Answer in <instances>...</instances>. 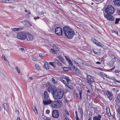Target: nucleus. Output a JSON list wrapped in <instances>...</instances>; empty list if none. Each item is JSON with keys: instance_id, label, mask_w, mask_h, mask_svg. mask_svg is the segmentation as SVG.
<instances>
[{"instance_id": "nucleus-1", "label": "nucleus", "mask_w": 120, "mask_h": 120, "mask_svg": "<svg viewBox=\"0 0 120 120\" xmlns=\"http://www.w3.org/2000/svg\"><path fill=\"white\" fill-rule=\"evenodd\" d=\"M63 31L65 37L69 39H72L75 34L74 30L69 26L64 27Z\"/></svg>"}, {"instance_id": "nucleus-2", "label": "nucleus", "mask_w": 120, "mask_h": 120, "mask_svg": "<svg viewBox=\"0 0 120 120\" xmlns=\"http://www.w3.org/2000/svg\"><path fill=\"white\" fill-rule=\"evenodd\" d=\"M64 93V91L62 89H56L53 94V98L56 99H60L63 97Z\"/></svg>"}, {"instance_id": "nucleus-3", "label": "nucleus", "mask_w": 120, "mask_h": 120, "mask_svg": "<svg viewBox=\"0 0 120 120\" xmlns=\"http://www.w3.org/2000/svg\"><path fill=\"white\" fill-rule=\"evenodd\" d=\"M43 99V103L44 105L49 104L52 102V101L50 100L48 93L46 91H45L44 93Z\"/></svg>"}, {"instance_id": "nucleus-4", "label": "nucleus", "mask_w": 120, "mask_h": 120, "mask_svg": "<svg viewBox=\"0 0 120 120\" xmlns=\"http://www.w3.org/2000/svg\"><path fill=\"white\" fill-rule=\"evenodd\" d=\"M26 33L24 32H19L17 33V38L20 40H25L26 38Z\"/></svg>"}, {"instance_id": "nucleus-5", "label": "nucleus", "mask_w": 120, "mask_h": 120, "mask_svg": "<svg viewBox=\"0 0 120 120\" xmlns=\"http://www.w3.org/2000/svg\"><path fill=\"white\" fill-rule=\"evenodd\" d=\"M114 11V9L111 6H108L105 10V12L109 14H112Z\"/></svg>"}, {"instance_id": "nucleus-6", "label": "nucleus", "mask_w": 120, "mask_h": 120, "mask_svg": "<svg viewBox=\"0 0 120 120\" xmlns=\"http://www.w3.org/2000/svg\"><path fill=\"white\" fill-rule=\"evenodd\" d=\"M61 102L60 100L55 101L51 102V106L53 108H58L61 104Z\"/></svg>"}, {"instance_id": "nucleus-7", "label": "nucleus", "mask_w": 120, "mask_h": 120, "mask_svg": "<svg viewBox=\"0 0 120 120\" xmlns=\"http://www.w3.org/2000/svg\"><path fill=\"white\" fill-rule=\"evenodd\" d=\"M60 79L61 81L65 85L68 84L71 81L69 78L66 76L61 77Z\"/></svg>"}, {"instance_id": "nucleus-8", "label": "nucleus", "mask_w": 120, "mask_h": 120, "mask_svg": "<svg viewBox=\"0 0 120 120\" xmlns=\"http://www.w3.org/2000/svg\"><path fill=\"white\" fill-rule=\"evenodd\" d=\"M86 79L87 82L91 86L92 85V83L94 82V78L90 75H88V74L87 75Z\"/></svg>"}, {"instance_id": "nucleus-9", "label": "nucleus", "mask_w": 120, "mask_h": 120, "mask_svg": "<svg viewBox=\"0 0 120 120\" xmlns=\"http://www.w3.org/2000/svg\"><path fill=\"white\" fill-rule=\"evenodd\" d=\"M66 60L69 63V67L70 70H71L75 67L73 65V63L70 59L68 56H65Z\"/></svg>"}, {"instance_id": "nucleus-10", "label": "nucleus", "mask_w": 120, "mask_h": 120, "mask_svg": "<svg viewBox=\"0 0 120 120\" xmlns=\"http://www.w3.org/2000/svg\"><path fill=\"white\" fill-rule=\"evenodd\" d=\"M55 33L58 35L62 36V30L60 27H56L55 29Z\"/></svg>"}, {"instance_id": "nucleus-11", "label": "nucleus", "mask_w": 120, "mask_h": 120, "mask_svg": "<svg viewBox=\"0 0 120 120\" xmlns=\"http://www.w3.org/2000/svg\"><path fill=\"white\" fill-rule=\"evenodd\" d=\"M52 115L53 118H56L58 117L59 116V112L58 110H53L52 112Z\"/></svg>"}, {"instance_id": "nucleus-12", "label": "nucleus", "mask_w": 120, "mask_h": 120, "mask_svg": "<svg viewBox=\"0 0 120 120\" xmlns=\"http://www.w3.org/2000/svg\"><path fill=\"white\" fill-rule=\"evenodd\" d=\"M53 49H50L49 50L50 52H53L55 54L59 50L58 48L54 44L52 46Z\"/></svg>"}, {"instance_id": "nucleus-13", "label": "nucleus", "mask_w": 120, "mask_h": 120, "mask_svg": "<svg viewBox=\"0 0 120 120\" xmlns=\"http://www.w3.org/2000/svg\"><path fill=\"white\" fill-rule=\"evenodd\" d=\"M56 90L55 87V86H49L48 88L49 92H51L53 95L54 94Z\"/></svg>"}, {"instance_id": "nucleus-14", "label": "nucleus", "mask_w": 120, "mask_h": 120, "mask_svg": "<svg viewBox=\"0 0 120 120\" xmlns=\"http://www.w3.org/2000/svg\"><path fill=\"white\" fill-rule=\"evenodd\" d=\"M26 38L27 41H32L34 39V37L33 35L30 34L29 33H26Z\"/></svg>"}, {"instance_id": "nucleus-15", "label": "nucleus", "mask_w": 120, "mask_h": 120, "mask_svg": "<svg viewBox=\"0 0 120 120\" xmlns=\"http://www.w3.org/2000/svg\"><path fill=\"white\" fill-rule=\"evenodd\" d=\"M93 42L97 45L100 47H102L103 46L102 44L101 43L98 42L97 40L94 39L93 40Z\"/></svg>"}, {"instance_id": "nucleus-16", "label": "nucleus", "mask_w": 120, "mask_h": 120, "mask_svg": "<svg viewBox=\"0 0 120 120\" xmlns=\"http://www.w3.org/2000/svg\"><path fill=\"white\" fill-rule=\"evenodd\" d=\"M71 70L77 75H80L81 74L80 71L78 70L77 68H75V67Z\"/></svg>"}, {"instance_id": "nucleus-17", "label": "nucleus", "mask_w": 120, "mask_h": 120, "mask_svg": "<svg viewBox=\"0 0 120 120\" xmlns=\"http://www.w3.org/2000/svg\"><path fill=\"white\" fill-rule=\"evenodd\" d=\"M114 63V61L112 60L110 61L109 63V65L110 68H111V70H112L114 69L113 67V65Z\"/></svg>"}, {"instance_id": "nucleus-18", "label": "nucleus", "mask_w": 120, "mask_h": 120, "mask_svg": "<svg viewBox=\"0 0 120 120\" xmlns=\"http://www.w3.org/2000/svg\"><path fill=\"white\" fill-rule=\"evenodd\" d=\"M23 22H25L24 26L26 27H29L32 25L30 22L26 20L23 21Z\"/></svg>"}, {"instance_id": "nucleus-19", "label": "nucleus", "mask_w": 120, "mask_h": 120, "mask_svg": "<svg viewBox=\"0 0 120 120\" xmlns=\"http://www.w3.org/2000/svg\"><path fill=\"white\" fill-rule=\"evenodd\" d=\"M105 17L109 20L112 21L114 20V19L113 17L111 15L107 14L105 15Z\"/></svg>"}, {"instance_id": "nucleus-20", "label": "nucleus", "mask_w": 120, "mask_h": 120, "mask_svg": "<svg viewBox=\"0 0 120 120\" xmlns=\"http://www.w3.org/2000/svg\"><path fill=\"white\" fill-rule=\"evenodd\" d=\"M114 4L115 6H120V0H114L113 1Z\"/></svg>"}, {"instance_id": "nucleus-21", "label": "nucleus", "mask_w": 120, "mask_h": 120, "mask_svg": "<svg viewBox=\"0 0 120 120\" xmlns=\"http://www.w3.org/2000/svg\"><path fill=\"white\" fill-rule=\"evenodd\" d=\"M101 117V115H100L98 114V117L95 116L93 118V120H100V119Z\"/></svg>"}, {"instance_id": "nucleus-22", "label": "nucleus", "mask_w": 120, "mask_h": 120, "mask_svg": "<svg viewBox=\"0 0 120 120\" xmlns=\"http://www.w3.org/2000/svg\"><path fill=\"white\" fill-rule=\"evenodd\" d=\"M3 106L4 109L8 112V106L7 104L6 103H4Z\"/></svg>"}, {"instance_id": "nucleus-23", "label": "nucleus", "mask_w": 120, "mask_h": 120, "mask_svg": "<svg viewBox=\"0 0 120 120\" xmlns=\"http://www.w3.org/2000/svg\"><path fill=\"white\" fill-rule=\"evenodd\" d=\"M106 92V95L107 96H108V97H109V99H110V98H111V97H110L112 96V94L109 91H107Z\"/></svg>"}, {"instance_id": "nucleus-24", "label": "nucleus", "mask_w": 120, "mask_h": 120, "mask_svg": "<svg viewBox=\"0 0 120 120\" xmlns=\"http://www.w3.org/2000/svg\"><path fill=\"white\" fill-rule=\"evenodd\" d=\"M49 64L48 63L46 62L43 65L44 67L46 69H49V66H48Z\"/></svg>"}, {"instance_id": "nucleus-25", "label": "nucleus", "mask_w": 120, "mask_h": 120, "mask_svg": "<svg viewBox=\"0 0 120 120\" xmlns=\"http://www.w3.org/2000/svg\"><path fill=\"white\" fill-rule=\"evenodd\" d=\"M80 113L81 118L82 119L83 116V110L82 108H80L79 109Z\"/></svg>"}, {"instance_id": "nucleus-26", "label": "nucleus", "mask_w": 120, "mask_h": 120, "mask_svg": "<svg viewBox=\"0 0 120 120\" xmlns=\"http://www.w3.org/2000/svg\"><path fill=\"white\" fill-rule=\"evenodd\" d=\"M23 28H14L12 30L14 31H17L21 30H22Z\"/></svg>"}, {"instance_id": "nucleus-27", "label": "nucleus", "mask_w": 120, "mask_h": 120, "mask_svg": "<svg viewBox=\"0 0 120 120\" xmlns=\"http://www.w3.org/2000/svg\"><path fill=\"white\" fill-rule=\"evenodd\" d=\"M54 63H55L57 64L59 66H61L62 65L61 63H60L59 62L57 59H56L54 60Z\"/></svg>"}, {"instance_id": "nucleus-28", "label": "nucleus", "mask_w": 120, "mask_h": 120, "mask_svg": "<svg viewBox=\"0 0 120 120\" xmlns=\"http://www.w3.org/2000/svg\"><path fill=\"white\" fill-rule=\"evenodd\" d=\"M54 78H52L51 79V81H52L53 83L54 84H57V82L55 80Z\"/></svg>"}, {"instance_id": "nucleus-29", "label": "nucleus", "mask_w": 120, "mask_h": 120, "mask_svg": "<svg viewBox=\"0 0 120 120\" xmlns=\"http://www.w3.org/2000/svg\"><path fill=\"white\" fill-rule=\"evenodd\" d=\"M65 85L69 89H72L73 88V86L71 85H70L68 84L67 85Z\"/></svg>"}, {"instance_id": "nucleus-30", "label": "nucleus", "mask_w": 120, "mask_h": 120, "mask_svg": "<svg viewBox=\"0 0 120 120\" xmlns=\"http://www.w3.org/2000/svg\"><path fill=\"white\" fill-rule=\"evenodd\" d=\"M35 67L36 69L39 70H40L41 68L38 64H35Z\"/></svg>"}, {"instance_id": "nucleus-31", "label": "nucleus", "mask_w": 120, "mask_h": 120, "mask_svg": "<svg viewBox=\"0 0 120 120\" xmlns=\"http://www.w3.org/2000/svg\"><path fill=\"white\" fill-rule=\"evenodd\" d=\"M34 111V112L36 114H38V112L37 110L35 107H34V108H33Z\"/></svg>"}, {"instance_id": "nucleus-32", "label": "nucleus", "mask_w": 120, "mask_h": 120, "mask_svg": "<svg viewBox=\"0 0 120 120\" xmlns=\"http://www.w3.org/2000/svg\"><path fill=\"white\" fill-rule=\"evenodd\" d=\"M120 18H117L115 19V23L116 24H117L119 23V22L120 21Z\"/></svg>"}, {"instance_id": "nucleus-33", "label": "nucleus", "mask_w": 120, "mask_h": 120, "mask_svg": "<svg viewBox=\"0 0 120 120\" xmlns=\"http://www.w3.org/2000/svg\"><path fill=\"white\" fill-rule=\"evenodd\" d=\"M15 69L17 71L18 73L19 74L20 73V71L18 67L17 66L15 68Z\"/></svg>"}, {"instance_id": "nucleus-34", "label": "nucleus", "mask_w": 120, "mask_h": 120, "mask_svg": "<svg viewBox=\"0 0 120 120\" xmlns=\"http://www.w3.org/2000/svg\"><path fill=\"white\" fill-rule=\"evenodd\" d=\"M82 91H79V94L80 95L79 99L81 100L82 98V97L81 96V95L82 94Z\"/></svg>"}, {"instance_id": "nucleus-35", "label": "nucleus", "mask_w": 120, "mask_h": 120, "mask_svg": "<svg viewBox=\"0 0 120 120\" xmlns=\"http://www.w3.org/2000/svg\"><path fill=\"white\" fill-rule=\"evenodd\" d=\"M117 99L119 101V102H120V94H119L117 96Z\"/></svg>"}, {"instance_id": "nucleus-36", "label": "nucleus", "mask_w": 120, "mask_h": 120, "mask_svg": "<svg viewBox=\"0 0 120 120\" xmlns=\"http://www.w3.org/2000/svg\"><path fill=\"white\" fill-rule=\"evenodd\" d=\"M47 86V85L46 84H43L41 86V88L43 89H44V88H45Z\"/></svg>"}, {"instance_id": "nucleus-37", "label": "nucleus", "mask_w": 120, "mask_h": 120, "mask_svg": "<svg viewBox=\"0 0 120 120\" xmlns=\"http://www.w3.org/2000/svg\"><path fill=\"white\" fill-rule=\"evenodd\" d=\"M64 112L67 115H69V114L67 110H64Z\"/></svg>"}, {"instance_id": "nucleus-38", "label": "nucleus", "mask_w": 120, "mask_h": 120, "mask_svg": "<svg viewBox=\"0 0 120 120\" xmlns=\"http://www.w3.org/2000/svg\"><path fill=\"white\" fill-rule=\"evenodd\" d=\"M63 68L64 71H67L68 70V68L67 67H63Z\"/></svg>"}, {"instance_id": "nucleus-39", "label": "nucleus", "mask_w": 120, "mask_h": 120, "mask_svg": "<svg viewBox=\"0 0 120 120\" xmlns=\"http://www.w3.org/2000/svg\"><path fill=\"white\" fill-rule=\"evenodd\" d=\"M2 58L4 59V60L5 61H6L7 60V59L6 58L5 56L4 55H2Z\"/></svg>"}, {"instance_id": "nucleus-40", "label": "nucleus", "mask_w": 120, "mask_h": 120, "mask_svg": "<svg viewBox=\"0 0 120 120\" xmlns=\"http://www.w3.org/2000/svg\"><path fill=\"white\" fill-rule=\"evenodd\" d=\"M112 33H116L117 35H118V32L117 31H115V30H112Z\"/></svg>"}, {"instance_id": "nucleus-41", "label": "nucleus", "mask_w": 120, "mask_h": 120, "mask_svg": "<svg viewBox=\"0 0 120 120\" xmlns=\"http://www.w3.org/2000/svg\"><path fill=\"white\" fill-rule=\"evenodd\" d=\"M62 58V57L61 56H58L57 57V58L59 59V60H60Z\"/></svg>"}, {"instance_id": "nucleus-42", "label": "nucleus", "mask_w": 120, "mask_h": 120, "mask_svg": "<svg viewBox=\"0 0 120 120\" xmlns=\"http://www.w3.org/2000/svg\"><path fill=\"white\" fill-rule=\"evenodd\" d=\"M64 117L66 120H69V119L67 116L65 115L64 116Z\"/></svg>"}, {"instance_id": "nucleus-43", "label": "nucleus", "mask_w": 120, "mask_h": 120, "mask_svg": "<svg viewBox=\"0 0 120 120\" xmlns=\"http://www.w3.org/2000/svg\"><path fill=\"white\" fill-rule=\"evenodd\" d=\"M32 58L33 60L34 61H36L37 60V59L34 57H33Z\"/></svg>"}, {"instance_id": "nucleus-44", "label": "nucleus", "mask_w": 120, "mask_h": 120, "mask_svg": "<svg viewBox=\"0 0 120 120\" xmlns=\"http://www.w3.org/2000/svg\"><path fill=\"white\" fill-rule=\"evenodd\" d=\"M60 61L62 62H64V60L62 57L60 60Z\"/></svg>"}, {"instance_id": "nucleus-45", "label": "nucleus", "mask_w": 120, "mask_h": 120, "mask_svg": "<svg viewBox=\"0 0 120 120\" xmlns=\"http://www.w3.org/2000/svg\"><path fill=\"white\" fill-rule=\"evenodd\" d=\"M54 63L53 62H50L49 63V64L53 67L54 65Z\"/></svg>"}, {"instance_id": "nucleus-46", "label": "nucleus", "mask_w": 120, "mask_h": 120, "mask_svg": "<svg viewBox=\"0 0 120 120\" xmlns=\"http://www.w3.org/2000/svg\"><path fill=\"white\" fill-rule=\"evenodd\" d=\"M50 112L49 110L48 109L46 111V113L47 114H49Z\"/></svg>"}, {"instance_id": "nucleus-47", "label": "nucleus", "mask_w": 120, "mask_h": 120, "mask_svg": "<svg viewBox=\"0 0 120 120\" xmlns=\"http://www.w3.org/2000/svg\"><path fill=\"white\" fill-rule=\"evenodd\" d=\"M40 18V17H39L37 16V17H34V19L35 20H36L37 19H39Z\"/></svg>"}, {"instance_id": "nucleus-48", "label": "nucleus", "mask_w": 120, "mask_h": 120, "mask_svg": "<svg viewBox=\"0 0 120 120\" xmlns=\"http://www.w3.org/2000/svg\"><path fill=\"white\" fill-rule=\"evenodd\" d=\"M19 49L20 50L23 51L24 50V49L23 48H19Z\"/></svg>"}, {"instance_id": "nucleus-49", "label": "nucleus", "mask_w": 120, "mask_h": 120, "mask_svg": "<svg viewBox=\"0 0 120 120\" xmlns=\"http://www.w3.org/2000/svg\"><path fill=\"white\" fill-rule=\"evenodd\" d=\"M93 51L94 53L95 54H98V52H95L94 51V50H93Z\"/></svg>"}, {"instance_id": "nucleus-50", "label": "nucleus", "mask_w": 120, "mask_h": 120, "mask_svg": "<svg viewBox=\"0 0 120 120\" xmlns=\"http://www.w3.org/2000/svg\"><path fill=\"white\" fill-rule=\"evenodd\" d=\"M75 114L76 116V117H77L78 116V112L77 111H75Z\"/></svg>"}, {"instance_id": "nucleus-51", "label": "nucleus", "mask_w": 120, "mask_h": 120, "mask_svg": "<svg viewBox=\"0 0 120 120\" xmlns=\"http://www.w3.org/2000/svg\"><path fill=\"white\" fill-rule=\"evenodd\" d=\"M115 72L116 73H118L120 72V71L118 70H115Z\"/></svg>"}, {"instance_id": "nucleus-52", "label": "nucleus", "mask_w": 120, "mask_h": 120, "mask_svg": "<svg viewBox=\"0 0 120 120\" xmlns=\"http://www.w3.org/2000/svg\"><path fill=\"white\" fill-rule=\"evenodd\" d=\"M75 118L76 119V120H80L78 116L77 117H75Z\"/></svg>"}, {"instance_id": "nucleus-53", "label": "nucleus", "mask_w": 120, "mask_h": 120, "mask_svg": "<svg viewBox=\"0 0 120 120\" xmlns=\"http://www.w3.org/2000/svg\"><path fill=\"white\" fill-rule=\"evenodd\" d=\"M9 7L10 8H12V9H14V7L12 6H9Z\"/></svg>"}, {"instance_id": "nucleus-54", "label": "nucleus", "mask_w": 120, "mask_h": 120, "mask_svg": "<svg viewBox=\"0 0 120 120\" xmlns=\"http://www.w3.org/2000/svg\"><path fill=\"white\" fill-rule=\"evenodd\" d=\"M107 57V55H104V56L103 57V59H104V58H106Z\"/></svg>"}, {"instance_id": "nucleus-55", "label": "nucleus", "mask_w": 120, "mask_h": 120, "mask_svg": "<svg viewBox=\"0 0 120 120\" xmlns=\"http://www.w3.org/2000/svg\"><path fill=\"white\" fill-rule=\"evenodd\" d=\"M108 114L109 116H111V114L110 112V113H108Z\"/></svg>"}, {"instance_id": "nucleus-56", "label": "nucleus", "mask_w": 120, "mask_h": 120, "mask_svg": "<svg viewBox=\"0 0 120 120\" xmlns=\"http://www.w3.org/2000/svg\"><path fill=\"white\" fill-rule=\"evenodd\" d=\"M72 61H73V62H74V63L76 64V65L77 64H78V63H77V62H76L74 60H73Z\"/></svg>"}, {"instance_id": "nucleus-57", "label": "nucleus", "mask_w": 120, "mask_h": 120, "mask_svg": "<svg viewBox=\"0 0 120 120\" xmlns=\"http://www.w3.org/2000/svg\"><path fill=\"white\" fill-rule=\"evenodd\" d=\"M6 0L9 1V0H2V2H5V1H6Z\"/></svg>"}, {"instance_id": "nucleus-58", "label": "nucleus", "mask_w": 120, "mask_h": 120, "mask_svg": "<svg viewBox=\"0 0 120 120\" xmlns=\"http://www.w3.org/2000/svg\"><path fill=\"white\" fill-rule=\"evenodd\" d=\"M112 79L114 81L116 82L115 80H116L115 79V77H113L112 78Z\"/></svg>"}, {"instance_id": "nucleus-59", "label": "nucleus", "mask_w": 120, "mask_h": 120, "mask_svg": "<svg viewBox=\"0 0 120 120\" xmlns=\"http://www.w3.org/2000/svg\"><path fill=\"white\" fill-rule=\"evenodd\" d=\"M33 78L32 77H29V79H30L31 80H32L33 79Z\"/></svg>"}, {"instance_id": "nucleus-60", "label": "nucleus", "mask_w": 120, "mask_h": 120, "mask_svg": "<svg viewBox=\"0 0 120 120\" xmlns=\"http://www.w3.org/2000/svg\"><path fill=\"white\" fill-rule=\"evenodd\" d=\"M116 82H117L118 83H120V81H118L117 80H115Z\"/></svg>"}, {"instance_id": "nucleus-61", "label": "nucleus", "mask_w": 120, "mask_h": 120, "mask_svg": "<svg viewBox=\"0 0 120 120\" xmlns=\"http://www.w3.org/2000/svg\"><path fill=\"white\" fill-rule=\"evenodd\" d=\"M39 56L40 57H43V56L42 54H39Z\"/></svg>"}, {"instance_id": "nucleus-62", "label": "nucleus", "mask_w": 120, "mask_h": 120, "mask_svg": "<svg viewBox=\"0 0 120 120\" xmlns=\"http://www.w3.org/2000/svg\"><path fill=\"white\" fill-rule=\"evenodd\" d=\"M96 63L98 64H101V62H96Z\"/></svg>"}, {"instance_id": "nucleus-63", "label": "nucleus", "mask_w": 120, "mask_h": 120, "mask_svg": "<svg viewBox=\"0 0 120 120\" xmlns=\"http://www.w3.org/2000/svg\"><path fill=\"white\" fill-rule=\"evenodd\" d=\"M118 111L120 113V107L118 109Z\"/></svg>"}, {"instance_id": "nucleus-64", "label": "nucleus", "mask_w": 120, "mask_h": 120, "mask_svg": "<svg viewBox=\"0 0 120 120\" xmlns=\"http://www.w3.org/2000/svg\"><path fill=\"white\" fill-rule=\"evenodd\" d=\"M17 120H20V118L19 117H18Z\"/></svg>"}]
</instances>
